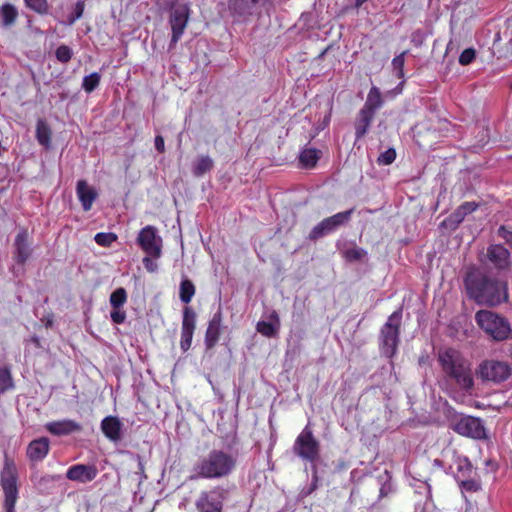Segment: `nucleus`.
Listing matches in <instances>:
<instances>
[{"mask_svg": "<svg viewBox=\"0 0 512 512\" xmlns=\"http://www.w3.org/2000/svg\"><path fill=\"white\" fill-rule=\"evenodd\" d=\"M190 16V8L187 4H182L174 8L170 14L169 23L172 30V36L170 40V48L175 47L178 41L181 39Z\"/></svg>", "mask_w": 512, "mask_h": 512, "instance_id": "f8f14e48", "label": "nucleus"}, {"mask_svg": "<svg viewBox=\"0 0 512 512\" xmlns=\"http://www.w3.org/2000/svg\"><path fill=\"white\" fill-rule=\"evenodd\" d=\"M318 151L314 148H304L299 155V163L302 168L311 169L318 161Z\"/></svg>", "mask_w": 512, "mask_h": 512, "instance_id": "c85d7f7f", "label": "nucleus"}, {"mask_svg": "<svg viewBox=\"0 0 512 512\" xmlns=\"http://www.w3.org/2000/svg\"><path fill=\"white\" fill-rule=\"evenodd\" d=\"M438 359L450 380L464 390L472 388L474 382L470 362L458 350L448 348L440 351Z\"/></svg>", "mask_w": 512, "mask_h": 512, "instance_id": "7ed1b4c3", "label": "nucleus"}, {"mask_svg": "<svg viewBox=\"0 0 512 512\" xmlns=\"http://www.w3.org/2000/svg\"><path fill=\"white\" fill-rule=\"evenodd\" d=\"M18 480L19 473L15 460L5 452L0 472V485L4 495V512H15V505L19 494Z\"/></svg>", "mask_w": 512, "mask_h": 512, "instance_id": "20e7f679", "label": "nucleus"}, {"mask_svg": "<svg viewBox=\"0 0 512 512\" xmlns=\"http://www.w3.org/2000/svg\"><path fill=\"white\" fill-rule=\"evenodd\" d=\"M497 234L501 237L505 242L512 247V227L509 225H501L498 228Z\"/></svg>", "mask_w": 512, "mask_h": 512, "instance_id": "de8ad7c7", "label": "nucleus"}, {"mask_svg": "<svg viewBox=\"0 0 512 512\" xmlns=\"http://www.w3.org/2000/svg\"><path fill=\"white\" fill-rule=\"evenodd\" d=\"M236 467V458L223 450L213 449L199 459L193 467L191 480L221 479L229 476Z\"/></svg>", "mask_w": 512, "mask_h": 512, "instance_id": "f03ea898", "label": "nucleus"}, {"mask_svg": "<svg viewBox=\"0 0 512 512\" xmlns=\"http://www.w3.org/2000/svg\"><path fill=\"white\" fill-rule=\"evenodd\" d=\"M292 451L294 455L299 457L304 462H309L312 464V484L310 490L308 491V493H310L317 488V467L314 462L318 459L319 443L313 436V432L309 425L305 426V428L297 436L293 444Z\"/></svg>", "mask_w": 512, "mask_h": 512, "instance_id": "39448f33", "label": "nucleus"}, {"mask_svg": "<svg viewBox=\"0 0 512 512\" xmlns=\"http://www.w3.org/2000/svg\"><path fill=\"white\" fill-rule=\"evenodd\" d=\"M374 115L375 114L363 109L359 111L358 118L355 122V136L357 140L361 139L367 133Z\"/></svg>", "mask_w": 512, "mask_h": 512, "instance_id": "393cba45", "label": "nucleus"}, {"mask_svg": "<svg viewBox=\"0 0 512 512\" xmlns=\"http://www.w3.org/2000/svg\"><path fill=\"white\" fill-rule=\"evenodd\" d=\"M45 429L54 436H67L75 432H80L82 426L74 420L63 419L46 423Z\"/></svg>", "mask_w": 512, "mask_h": 512, "instance_id": "6ab92c4d", "label": "nucleus"}, {"mask_svg": "<svg viewBox=\"0 0 512 512\" xmlns=\"http://www.w3.org/2000/svg\"><path fill=\"white\" fill-rule=\"evenodd\" d=\"M465 286L469 296L478 304L496 306L508 299L506 282L479 270L468 272Z\"/></svg>", "mask_w": 512, "mask_h": 512, "instance_id": "f257e3e1", "label": "nucleus"}, {"mask_svg": "<svg viewBox=\"0 0 512 512\" xmlns=\"http://www.w3.org/2000/svg\"><path fill=\"white\" fill-rule=\"evenodd\" d=\"M76 193L83 210L86 212L91 210L94 201L98 197L97 191L90 187L86 180H79L76 186Z\"/></svg>", "mask_w": 512, "mask_h": 512, "instance_id": "412c9836", "label": "nucleus"}, {"mask_svg": "<svg viewBox=\"0 0 512 512\" xmlns=\"http://www.w3.org/2000/svg\"><path fill=\"white\" fill-rule=\"evenodd\" d=\"M31 342H32L36 347H40V346H41L40 339H39L37 336H33V337L31 338Z\"/></svg>", "mask_w": 512, "mask_h": 512, "instance_id": "6e6d98bb", "label": "nucleus"}, {"mask_svg": "<svg viewBox=\"0 0 512 512\" xmlns=\"http://www.w3.org/2000/svg\"><path fill=\"white\" fill-rule=\"evenodd\" d=\"M25 4L31 10L39 13L45 14L48 11V4L46 0H24Z\"/></svg>", "mask_w": 512, "mask_h": 512, "instance_id": "a19ab883", "label": "nucleus"}, {"mask_svg": "<svg viewBox=\"0 0 512 512\" xmlns=\"http://www.w3.org/2000/svg\"><path fill=\"white\" fill-rule=\"evenodd\" d=\"M280 328V318L278 313L274 310L269 315V321H259L256 324V330L262 336L267 338H274L278 335Z\"/></svg>", "mask_w": 512, "mask_h": 512, "instance_id": "b1692460", "label": "nucleus"}, {"mask_svg": "<svg viewBox=\"0 0 512 512\" xmlns=\"http://www.w3.org/2000/svg\"><path fill=\"white\" fill-rule=\"evenodd\" d=\"M14 248L15 261L20 265H24L32 253L27 229L23 228L17 233L14 240Z\"/></svg>", "mask_w": 512, "mask_h": 512, "instance_id": "f3484780", "label": "nucleus"}, {"mask_svg": "<svg viewBox=\"0 0 512 512\" xmlns=\"http://www.w3.org/2000/svg\"><path fill=\"white\" fill-rule=\"evenodd\" d=\"M367 0H355L356 7H360L363 3H365Z\"/></svg>", "mask_w": 512, "mask_h": 512, "instance_id": "4d7b16f0", "label": "nucleus"}, {"mask_svg": "<svg viewBox=\"0 0 512 512\" xmlns=\"http://www.w3.org/2000/svg\"><path fill=\"white\" fill-rule=\"evenodd\" d=\"M0 16L2 25L8 27L15 23L18 17V11L14 5L5 3L0 8Z\"/></svg>", "mask_w": 512, "mask_h": 512, "instance_id": "c756f323", "label": "nucleus"}, {"mask_svg": "<svg viewBox=\"0 0 512 512\" xmlns=\"http://www.w3.org/2000/svg\"><path fill=\"white\" fill-rule=\"evenodd\" d=\"M487 258L498 270H505L510 266V252L500 244H491L487 248Z\"/></svg>", "mask_w": 512, "mask_h": 512, "instance_id": "aec40b11", "label": "nucleus"}, {"mask_svg": "<svg viewBox=\"0 0 512 512\" xmlns=\"http://www.w3.org/2000/svg\"><path fill=\"white\" fill-rule=\"evenodd\" d=\"M101 430L112 442H118L121 439L122 423L116 416H107L101 421Z\"/></svg>", "mask_w": 512, "mask_h": 512, "instance_id": "5701e85b", "label": "nucleus"}, {"mask_svg": "<svg viewBox=\"0 0 512 512\" xmlns=\"http://www.w3.org/2000/svg\"><path fill=\"white\" fill-rule=\"evenodd\" d=\"M396 159V151L393 148H389L382 152L378 157V163L380 165H390Z\"/></svg>", "mask_w": 512, "mask_h": 512, "instance_id": "c03bdc74", "label": "nucleus"}, {"mask_svg": "<svg viewBox=\"0 0 512 512\" xmlns=\"http://www.w3.org/2000/svg\"><path fill=\"white\" fill-rule=\"evenodd\" d=\"M197 314L190 306H185L182 315L180 348L183 352L188 351L192 345L193 335L196 329Z\"/></svg>", "mask_w": 512, "mask_h": 512, "instance_id": "4468645a", "label": "nucleus"}, {"mask_svg": "<svg viewBox=\"0 0 512 512\" xmlns=\"http://www.w3.org/2000/svg\"><path fill=\"white\" fill-rule=\"evenodd\" d=\"M100 79V74L93 72L83 78L82 88L85 92L91 93L99 86Z\"/></svg>", "mask_w": 512, "mask_h": 512, "instance_id": "e433bc0d", "label": "nucleus"}, {"mask_svg": "<svg viewBox=\"0 0 512 512\" xmlns=\"http://www.w3.org/2000/svg\"><path fill=\"white\" fill-rule=\"evenodd\" d=\"M72 55V50L67 45H60L55 51V56L61 63H68L71 60Z\"/></svg>", "mask_w": 512, "mask_h": 512, "instance_id": "37998d69", "label": "nucleus"}, {"mask_svg": "<svg viewBox=\"0 0 512 512\" xmlns=\"http://www.w3.org/2000/svg\"><path fill=\"white\" fill-rule=\"evenodd\" d=\"M414 482L411 483V486L414 487L415 493L420 495H425L427 498L431 496V486L428 484L427 480H420L413 478Z\"/></svg>", "mask_w": 512, "mask_h": 512, "instance_id": "ea45409f", "label": "nucleus"}, {"mask_svg": "<svg viewBox=\"0 0 512 512\" xmlns=\"http://www.w3.org/2000/svg\"><path fill=\"white\" fill-rule=\"evenodd\" d=\"M222 334V313L216 312L209 320L205 331L204 344L206 350H212L218 343Z\"/></svg>", "mask_w": 512, "mask_h": 512, "instance_id": "dca6fc26", "label": "nucleus"}, {"mask_svg": "<svg viewBox=\"0 0 512 512\" xmlns=\"http://www.w3.org/2000/svg\"><path fill=\"white\" fill-rule=\"evenodd\" d=\"M110 317L115 324H122L126 319V313L125 311L120 310V308L113 309L111 311Z\"/></svg>", "mask_w": 512, "mask_h": 512, "instance_id": "8fccbe9b", "label": "nucleus"}, {"mask_svg": "<svg viewBox=\"0 0 512 512\" xmlns=\"http://www.w3.org/2000/svg\"><path fill=\"white\" fill-rule=\"evenodd\" d=\"M343 257L349 262L361 261L367 255L366 250L358 247L356 244H350L343 250H341Z\"/></svg>", "mask_w": 512, "mask_h": 512, "instance_id": "2f4dec72", "label": "nucleus"}, {"mask_svg": "<svg viewBox=\"0 0 512 512\" xmlns=\"http://www.w3.org/2000/svg\"><path fill=\"white\" fill-rule=\"evenodd\" d=\"M137 243L146 255L158 259L162 255V238L157 235V229L152 225L142 228L137 237Z\"/></svg>", "mask_w": 512, "mask_h": 512, "instance_id": "9b49d317", "label": "nucleus"}, {"mask_svg": "<svg viewBox=\"0 0 512 512\" xmlns=\"http://www.w3.org/2000/svg\"><path fill=\"white\" fill-rule=\"evenodd\" d=\"M445 457L450 455L451 462L435 459L434 465L443 467L447 474H453L458 481L462 478H470L472 474V465L469 459L465 456L459 455L455 450H447L444 453Z\"/></svg>", "mask_w": 512, "mask_h": 512, "instance_id": "9d476101", "label": "nucleus"}, {"mask_svg": "<svg viewBox=\"0 0 512 512\" xmlns=\"http://www.w3.org/2000/svg\"><path fill=\"white\" fill-rule=\"evenodd\" d=\"M118 239L113 232H99L95 235V242L102 247H110Z\"/></svg>", "mask_w": 512, "mask_h": 512, "instance_id": "4c0bfd02", "label": "nucleus"}, {"mask_svg": "<svg viewBox=\"0 0 512 512\" xmlns=\"http://www.w3.org/2000/svg\"><path fill=\"white\" fill-rule=\"evenodd\" d=\"M402 321V308L394 311L380 329L379 346L381 353L387 358H392L398 349L400 342V326Z\"/></svg>", "mask_w": 512, "mask_h": 512, "instance_id": "423d86ee", "label": "nucleus"}, {"mask_svg": "<svg viewBox=\"0 0 512 512\" xmlns=\"http://www.w3.org/2000/svg\"><path fill=\"white\" fill-rule=\"evenodd\" d=\"M98 474L95 465L76 464L68 468L66 478L79 483H88L93 481Z\"/></svg>", "mask_w": 512, "mask_h": 512, "instance_id": "2eb2a0df", "label": "nucleus"}, {"mask_svg": "<svg viewBox=\"0 0 512 512\" xmlns=\"http://www.w3.org/2000/svg\"><path fill=\"white\" fill-rule=\"evenodd\" d=\"M511 373V369L506 362L497 360H485L479 366V374L483 380L493 382L505 381Z\"/></svg>", "mask_w": 512, "mask_h": 512, "instance_id": "ddd939ff", "label": "nucleus"}, {"mask_svg": "<svg viewBox=\"0 0 512 512\" xmlns=\"http://www.w3.org/2000/svg\"><path fill=\"white\" fill-rule=\"evenodd\" d=\"M451 429L457 434L473 439L486 438V430L480 418L469 415H456L450 422Z\"/></svg>", "mask_w": 512, "mask_h": 512, "instance_id": "1a4fd4ad", "label": "nucleus"}, {"mask_svg": "<svg viewBox=\"0 0 512 512\" xmlns=\"http://www.w3.org/2000/svg\"><path fill=\"white\" fill-rule=\"evenodd\" d=\"M154 259V257L146 255L142 260L143 265L148 272H155L158 269V265L154 262Z\"/></svg>", "mask_w": 512, "mask_h": 512, "instance_id": "603ef678", "label": "nucleus"}, {"mask_svg": "<svg viewBox=\"0 0 512 512\" xmlns=\"http://www.w3.org/2000/svg\"><path fill=\"white\" fill-rule=\"evenodd\" d=\"M196 292L195 285L188 279H182L180 282L179 298L184 304H189Z\"/></svg>", "mask_w": 512, "mask_h": 512, "instance_id": "7c9ffc66", "label": "nucleus"}, {"mask_svg": "<svg viewBox=\"0 0 512 512\" xmlns=\"http://www.w3.org/2000/svg\"><path fill=\"white\" fill-rule=\"evenodd\" d=\"M476 56V51L473 48L465 49L459 56V63L463 66L469 65L473 62Z\"/></svg>", "mask_w": 512, "mask_h": 512, "instance_id": "a18cd8bd", "label": "nucleus"}, {"mask_svg": "<svg viewBox=\"0 0 512 512\" xmlns=\"http://www.w3.org/2000/svg\"><path fill=\"white\" fill-rule=\"evenodd\" d=\"M408 54V51H403L399 55L395 56L392 60V67L396 74V77L401 79L404 78V64H405V56Z\"/></svg>", "mask_w": 512, "mask_h": 512, "instance_id": "58836bf2", "label": "nucleus"}, {"mask_svg": "<svg viewBox=\"0 0 512 512\" xmlns=\"http://www.w3.org/2000/svg\"><path fill=\"white\" fill-rule=\"evenodd\" d=\"M311 238H318L320 236V224L319 225H316L312 231H311V234H310Z\"/></svg>", "mask_w": 512, "mask_h": 512, "instance_id": "5fc2aeb1", "label": "nucleus"}, {"mask_svg": "<svg viewBox=\"0 0 512 512\" xmlns=\"http://www.w3.org/2000/svg\"><path fill=\"white\" fill-rule=\"evenodd\" d=\"M213 160L207 155L199 156L193 163L192 172L195 177H202L205 173L212 170Z\"/></svg>", "mask_w": 512, "mask_h": 512, "instance_id": "bb28decb", "label": "nucleus"}, {"mask_svg": "<svg viewBox=\"0 0 512 512\" xmlns=\"http://www.w3.org/2000/svg\"><path fill=\"white\" fill-rule=\"evenodd\" d=\"M50 451V441L47 437H40L32 440L26 449L27 458L33 462L38 463L43 461Z\"/></svg>", "mask_w": 512, "mask_h": 512, "instance_id": "a211bd4d", "label": "nucleus"}, {"mask_svg": "<svg viewBox=\"0 0 512 512\" xmlns=\"http://www.w3.org/2000/svg\"><path fill=\"white\" fill-rule=\"evenodd\" d=\"M460 211L464 214V216H467L474 212L478 208V204L476 202H464L459 207Z\"/></svg>", "mask_w": 512, "mask_h": 512, "instance_id": "3c124183", "label": "nucleus"}, {"mask_svg": "<svg viewBox=\"0 0 512 512\" xmlns=\"http://www.w3.org/2000/svg\"><path fill=\"white\" fill-rule=\"evenodd\" d=\"M458 483L460 487L466 491L475 492L480 489L479 483L470 478H462L458 480Z\"/></svg>", "mask_w": 512, "mask_h": 512, "instance_id": "49530a36", "label": "nucleus"}, {"mask_svg": "<svg viewBox=\"0 0 512 512\" xmlns=\"http://www.w3.org/2000/svg\"><path fill=\"white\" fill-rule=\"evenodd\" d=\"M379 482L381 484L379 490V497L384 498L389 496L394 492V486L391 482V476L387 471L384 472V475L379 477Z\"/></svg>", "mask_w": 512, "mask_h": 512, "instance_id": "c9c22d12", "label": "nucleus"}, {"mask_svg": "<svg viewBox=\"0 0 512 512\" xmlns=\"http://www.w3.org/2000/svg\"><path fill=\"white\" fill-rule=\"evenodd\" d=\"M425 38V33L422 30H415L411 35V43L415 47H420L423 44Z\"/></svg>", "mask_w": 512, "mask_h": 512, "instance_id": "09e8293b", "label": "nucleus"}, {"mask_svg": "<svg viewBox=\"0 0 512 512\" xmlns=\"http://www.w3.org/2000/svg\"><path fill=\"white\" fill-rule=\"evenodd\" d=\"M127 301V292L124 288L115 289L110 295V304L113 309L121 308Z\"/></svg>", "mask_w": 512, "mask_h": 512, "instance_id": "f704fd0d", "label": "nucleus"}, {"mask_svg": "<svg viewBox=\"0 0 512 512\" xmlns=\"http://www.w3.org/2000/svg\"><path fill=\"white\" fill-rule=\"evenodd\" d=\"M51 129L44 120H38L36 125V139L38 143L46 148L51 145Z\"/></svg>", "mask_w": 512, "mask_h": 512, "instance_id": "cd10ccee", "label": "nucleus"}, {"mask_svg": "<svg viewBox=\"0 0 512 512\" xmlns=\"http://www.w3.org/2000/svg\"><path fill=\"white\" fill-rule=\"evenodd\" d=\"M155 148L159 153H163L165 151V142L161 135H157L155 137Z\"/></svg>", "mask_w": 512, "mask_h": 512, "instance_id": "864d4df0", "label": "nucleus"}, {"mask_svg": "<svg viewBox=\"0 0 512 512\" xmlns=\"http://www.w3.org/2000/svg\"><path fill=\"white\" fill-rule=\"evenodd\" d=\"M475 321L483 331L496 341H504L512 333L507 319L490 310L478 311L475 315Z\"/></svg>", "mask_w": 512, "mask_h": 512, "instance_id": "0eeeda50", "label": "nucleus"}, {"mask_svg": "<svg viewBox=\"0 0 512 512\" xmlns=\"http://www.w3.org/2000/svg\"><path fill=\"white\" fill-rule=\"evenodd\" d=\"M353 211V209H349L322 220V234L334 232L341 226L347 224Z\"/></svg>", "mask_w": 512, "mask_h": 512, "instance_id": "4be33fe9", "label": "nucleus"}, {"mask_svg": "<svg viewBox=\"0 0 512 512\" xmlns=\"http://www.w3.org/2000/svg\"><path fill=\"white\" fill-rule=\"evenodd\" d=\"M466 216L457 208L441 223V227L448 228L450 230H456L458 226L463 222Z\"/></svg>", "mask_w": 512, "mask_h": 512, "instance_id": "72a5a7b5", "label": "nucleus"}, {"mask_svg": "<svg viewBox=\"0 0 512 512\" xmlns=\"http://www.w3.org/2000/svg\"><path fill=\"white\" fill-rule=\"evenodd\" d=\"M84 9L85 2L83 0L77 1L73 13L70 14L67 18V24L73 25L78 19H80L83 16Z\"/></svg>", "mask_w": 512, "mask_h": 512, "instance_id": "79ce46f5", "label": "nucleus"}, {"mask_svg": "<svg viewBox=\"0 0 512 512\" xmlns=\"http://www.w3.org/2000/svg\"><path fill=\"white\" fill-rule=\"evenodd\" d=\"M382 105H383V100H382L380 90L377 87L373 86L370 89V91L367 95L366 102L361 109L375 114V112L379 108H381Z\"/></svg>", "mask_w": 512, "mask_h": 512, "instance_id": "a878e982", "label": "nucleus"}, {"mask_svg": "<svg viewBox=\"0 0 512 512\" xmlns=\"http://www.w3.org/2000/svg\"><path fill=\"white\" fill-rule=\"evenodd\" d=\"M14 381L9 367H0V395L14 389Z\"/></svg>", "mask_w": 512, "mask_h": 512, "instance_id": "473e14b6", "label": "nucleus"}, {"mask_svg": "<svg viewBox=\"0 0 512 512\" xmlns=\"http://www.w3.org/2000/svg\"><path fill=\"white\" fill-rule=\"evenodd\" d=\"M229 496V489L217 485L209 490L201 491L195 501L198 512H224V504Z\"/></svg>", "mask_w": 512, "mask_h": 512, "instance_id": "6e6552de", "label": "nucleus"}]
</instances>
